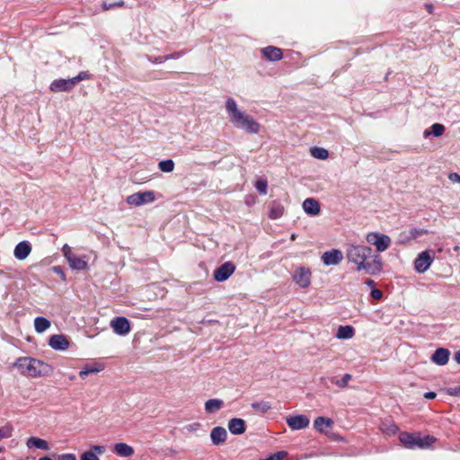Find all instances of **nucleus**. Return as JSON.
Listing matches in <instances>:
<instances>
[{
    "mask_svg": "<svg viewBox=\"0 0 460 460\" xmlns=\"http://www.w3.org/2000/svg\"><path fill=\"white\" fill-rule=\"evenodd\" d=\"M261 53L270 61H278L283 57L282 50L273 46L263 48Z\"/></svg>",
    "mask_w": 460,
    "mask_h": 460,
    "instance_id": "obj_18",
    "label": "nucleus"
},
{
    "mask_svg": "<svg viewBox=\"0 0 460 460\" xmlns=\"http://www.w3.org/2000/svg\"><path fill=\"white\" fill-rule=\"evenodd\" d=\"M312 271L306 267H298L292 275V280L302 288H306L311 284Z\"/></svg>",
    "mask_w": 460,
    "mask_h": 460,
    "instance_id": "obj_7",
    "label": "nucleus"
},
{
    "mask_svg": "<svg viewBox=\"0 0 460 460\" xmlns=\"http://www.w3.org/2000/svg\"><path fill=\"white\" fill-rule=\"evenodd\" d=\"M158 168L164 172H172L174 170V163L172 159L161 161Z\"/></svg>",
    "mask_w": 460,
    "mask_h": 460,
    "instance_id": "obj_33",
    "label": "nucleus"
},
{
    "mask_svg": "<svg viewBox=\"0 0 460 460\" xmlns=\"http://www.w3.org/2000/svg\"><path fill=\"white\" fill-rule=\"evenodd\" d=\"M113 451L119 456L128 457L133 456L134 449L126 443H117L114 445Z\"/></svg>",
    "mask_w": 460,
    "mask_h": 460,
    "instance_id": "obj_21",
    "label": "nucleus"
},
{
    "mask_svg": "<svg viewBox=\"0 0 460 460\" xmlns=\"http://www.w3.org/2000/svg\"><path fill=\"white\" fill-rule=\"evenodd\" d=\"M93 452L102 455L105 452V447L103 446H93Z\"/></svg>",
    "mask_w": 460,
    "mask_h": 460,
    "instance_id": "obj_43",
    "label": "nucleus"
},
{
    "mask_svg": "<svg viewBox=\"0 0 460 460\" xmlns=\"http://www.w3.org/2000/svg\"><path fill=\"white\" fill-rule=\"evenodd\" d=\"M80 460H100L96 454L93 451H86L82 456Z\"/></svg>",
    "mask_w": 460,
    "mask_h": 460,
    "instance_id": "obj_38",
    "label": "nucleus"
},
{
    "mask_svg": "<svg viewBox=\"0 0 460 460\" xmlns=\"http://www.w3.org/2000/svg\"><path fill=\"white\" fill-rule=\"evenodd\" d=\"M371 296L376 300L380 299L382 297V291L379 289H372Z\"/></svg>",
    "mask_w": 460,
    "mask_h": 460,
    "instance_id": "obj_42",
    "label": "nucleus"
},
{
    "mask_svg": "<svg viewBox=\"0 0 460 460\" xmlns=\"http://www.w3.org/2000/svg\"><path fill=\"white\" fill-rule=\"evenodd\" d=\"M226 430L222 427H216L210 433V438L214 445H220L226 439Z\"/></svg>",
    "mask_w": 460,
    "mask_h": 460,
    "instance_id": "obj_19",
    "label": "nucleus"
},
{
    "mask_svg": "<svg viewBox=\"0 0 460 460\" xmlns=\"http://www.w3.org/2000/svg\"><path fill=\"white\" fill-rule=\"evenodd\" d=\"M89 75L87 72H80L76 76L70 79H57L54 80L49 86L51 92H68L71 91L79 82L88 79Z\"/></svg>",
    "mask_w": 460,
    "mask_h": 460,
    "instance_id": "obj_5",
    "label": "nucleus"
},
{
    "mask_svg": "<svg viewBox=\"0 0 460 460\" xmlns=\"http://www.w3.org/2000/svg\"><path fill=\"white\" fill-rule=\"evenodd\" d=\"M49 345L56 350H66L69 347V341L62 334H55L49 338Z\"/></svg>",
    "mask_w": 460,
    "mask_h": 460,
    "instance_id": "obj_14",
    "label": "nucleus"
},
{
    "mask_svg": "<svg viewBox=\"0 0 460 460\" xmlns=\"http://www.w3.org/2000/svg\"><path fill=\"white\" fill-rule=\"evenodd\" d=\"M321 259L326 266L338 265L343 260V253L341 250L332 249L323 252Z\"/></svg>",
    "mask_w": 460,
    "mask_h": 460,
    "instance_id": "obj_10",
    "label": "nucleus"
},
{
    "mask_svg": "<svg viewBox=\"0 0 460 460\" xmlns=\"http://www.w3.org/2000/svg\"><path fill=\"white\" fill-rule=\"evenodd\" d=\"M372 248L361 244H351L346 250V258L349 262L356 265L358 271H365L374 275L382 270V261L379 255L372 256Z\"/></svg>",
    "mask_w": 460,
    "mask_h": 460,
    "instance_id": "obj_1",
    "label": "nucleus"
},
{
    "mask_svg": "<svg viewBox=\"0 0 460 460\" xmlns=\"http://www.w3.org/2000/svg\"><path fill=\"white\" fill-rule=\"evenodd\" d=\"M62 252H63V254L65 256V258L68 261L69 259H71V257H73L75 254L73 253L72 252V249L71 247L68 245V244H65L62 248Z\"/></svg>",
    "mask_w": 460,
    "mask_h": 460,
    "instance_id": "obj_39",
    "label": "nucleus"
},
{
    "mask_svg": "<svg viewBox=\"0 0 460 460\" xmlns=\"http://www.w3.org/2000/svg\"><path fill=\"white\" fill-rule=\"evenodd\" d=\"M450 352L448 349L439 348L435 350L431 356V360L439 366H444L448 362Z\"/></svg>",
    "mask_w": 460,
    "mask_h": 460,
    "instance_id": "obj_17",
    "label": "nucleus"
},
{
    "mask_svg": "<svg viewBox=\"0 0 460 460\" xmlns=\"http://www.w3.org/2000/svg\"><path fill=\"white\" fill-rule=\"evenodd\" d=\"M449 394L456 395V396H460V386L451 389L449 391Z\"/></svg>",
    "mask_w": 460,
    "mask_h": 460,
    "instance_id": "obj_45",
    "label": "nucleus"
},
{
    "mask_svg": "<svg viewBox=\"0 0 460 460\" xmlns=\"http://www.w3.org/2000/svg\"><path fill=\"white\" fill-rule=\"evenodd\" d=\"M228 429L232 434H243L245 431L244 420L242 419L234 418L229 420Z\"/></svg>",
    "mask_w": 460,
    "mask_h": 460,
    "instance_id": "obj_20",
    "label": "nucleus"
},
{
    "mask_svg": "<svg viewBox=\"0 0 460 460\" xmlns=\"http://www.w3.org/2000/svg\"><path fill=\"white\" fill-rule=\"evenodd\" d=\"M366 240L368 243L376 246V251L379 252L386 251L392 243L388 235L376 232L368 233L366 236Z\"/></svg>",
    "mask_w": 460,
    "mask_h": 460,
    "instance_id": "obj_6",
    "label": "nucleus"
},
{
    "mask_svg": "<svg viewBox=\"0 0 460 460\" xmlns=\"http://www.w3.org/2000/svg\"><path fill=\"white\" fill-rule=\"evenodd\" d=\"M53 270H54L55 272H57V273H60V272H61V270H60L59 267H54V268H53Z\"/></svg>",
    "mask_w": 460,
    "mask_h": 460,
    "instance_id": "obj_52",
    "label": "nucleus"
},
{
    "mask_svg": "<svg viewBox=\"0 0 460 460\" xmlns=\"http://www.w3.org/2000/svg\"><path fill=\"white\" fill-rule=\"evenodd\" d=\"M226 111L229 121L236 128L245 130L251 134H257L260 130V124L244 111H242L233 98L226 101Z\"/></svg>",
    "mask_w": 460,
    "mask_h": 460,
    "instance_id": "obj_2",
    "label": "nucleus"
},
{
    "mask_svg": "<svg viewBox=\"0 0 460 460\" xmlns=\"http://www.w3.org/2000/svg\"><path fill=\"white\" fill-rule=\"evenodd\" d=\"M255 187L257 189V190L262 194V195H266L267 194V189H268V182L266 180H259L256 181L255 183Z\"/></svg>",
    "mask_w": 460,
    "mask_h": 460,
    "instance_id": "obj_36",
    "label": "nucleus"
},
{
    "mask_svg": "<svg viewBox=\"0 0 460 460\" xmlns=\"http://www.w3.org/2000/svg\"><path fill=\"white\" fill-rule=\"evenodd\" d=\"M355 335V330L350 325L339 326L336 338L341 340L351 339Z\"/></svg>",
    "mask_w": 460,
    "mask_h": 460,
    "instance_id": "obj_24",
    "label": "nucleus"
},
{
    "mask_svg": "<svg viewBox=\"0 0 460 460\" xmlns=\"http://www.w3.org/2000/svg\"><path fill=\"white\" fill-rule=\"evenodd\" d=\"M111 327L119 335H126L130 332V323L125 317H115L111 321Z\"/></svg>",
    "mask_w": 460,
    "mask_h": 460,
    "instance_id": "obj_11",
    "label": "nucleus"
},
{
    "mask_svg": "<svg viewBox=\"0 0 460 460\" xmlns=\"http://www.w3.org/2000/svg\"><path fill=\"white\" fill-rule=\"evenodd\" d=\"M444 132H445V127L442 124L434 123L430 127V130L424 131V137H428L430 134H432L435 137H441L444 134Z\"/></svg>",
    "mask_w": 460,
    "mask_h": 460,
    "instance_id": "obj_29",
    "label": "nucleus"
},
{
    "mask_svg": "<svg viewBox=\"0 0 460 460\" xmlns=\"http://www.w3.org/2000/svg\"><path fill=\"white\" fill-rule=\"evenodd\" d=\"M284 213V208L279 204H273L270 211V217L271 219H277L279 218Z\"/></svg>",
    "mask_w": 460,
    "mask_h": 460,
    "instance_id": "obj_34",
    "label": "nucleus"
},
{
    "mask_svg": "<svg viewBox=\"0 0 460 460\" xmlns=\"http://www.w3.org/2000/svg\"><path fill=\"white\" fill-rule=\"evenodd\" d=\"M401 443L407 448H425L429 447L434 441L435 438L430 436L420 437L416 434L403 432L399 436Z\"/></svg>",
    "mask_w": 460,
    "mask_h": 460,
    "instance_id": "obj_4",
    "label": "nucleus"
},
{
    "mask_svg": "<svg viewBox=\"0 0 460 460\" xmlns=\"http://www.w3.org/2000/svg\"><path fill=\"white\" fill-rule=\"evenodd\" d=\"M9 437H11L10 432H5L4 429H0V439L9 438Z\"/></svg>",
    "mask_w": 460,
    "mask_h": 460,
    "instance_id": "obj_47",
    "label": "nucleus"
},
{
    "mask_svg": "<svg viewBox=\"0 0 460 460\" xmlns=\"http://www.w3.org/2000/svg\"><path fill=\"white\" fill-rule=\"evenodd\" d=\"M434 254L431 251H424L420 252L414 261V269L419 273H424L429 270L432 261Z\"/></svg>",
    "mask_w": 460,
    "mask_h": 460,
    "instance_id": "obj_9",
    "label": "nucleus"
},
{
    "mask_svg": "<svg viewBox=\"0 0 460 460\" xmlns=\"http://www.w3.org/2000/svg\"><path fill=\"white\" fill-rule=\"evenodd\" d=\"M67 261L69 263V266L74 270H84L88 268V263L84 260V257H79L75 254Z\"/></svg>",
    "mask_w": 460,
    "mask_h": 460,
    "instance_id": "obj_22",
    "label": "nucleus"
},
{
    "mask_svg": "<svg viewBox=\"0 0 460 460\" xmlns=\"http://www.w3.org/2000/svg\"><path fill=\"white\" fill-rule=\"evenodd\" d=\"M103 369V366L101 365V364H95L94 366L93 367H84L80 372H79V376L80 377L82 378H84L86 376H88L89 374H94V373H99L101 372L102 370Z\"/></svg>",
    "mask_w": 460,
    "mask_h": 460,
    "instance_id": "obj_30",
    "label": "nucleus"
},
{
    "mask_svg": "<svg viewBox=\"0 0 460 460\" xmlns=\"http://www.w3.org/2000/svg\"><path fill=\"white\" fill-rule=\"evenodd\" d=\"M171 57L167 56L165 58H155V62L162 63L164 60L170 58Z\"/></svg>",
    "mask_w": 460,
    "mask_h": 460,
    "instance_id": "obj_50",
    "label": "nucleus"
},
{
    "mask_svg": "<svg viewBox=\"0 0 460 460\" xmlns=\"http://www.w3.org/2000/svg\"><path fill=\"white\" fill-rule=\"evenodd\" d=\"M365 283L369 287H373L375 285V281L373 279H367Z\"/></svg>",
    "mask_w": 460,
    "mask_h": 460,
    "instance_id": "obj_51",
    "label": "nucleus"
},
{
    "mask_svg": "<svg viewBox=\"0 0 460 460\" xmlns=\"http://www.w3.org/2000/svg\"><path fill=\"white\" fill-rule=\"evenodd\" d=\"M437 394L434 392H428L424 394V397L426 399H434L436 398Z\"/></svg>",
    "mask_w": 460,
    "mask_h": 460,
    "instance_id": "obj_46",
    "label": "nucleus"
},
{
    "mask_svg": "<svg viewBox=\"0 0 460 460\" xmlns=\"http://www.w3.org/2000/svg\"><path fill=\"white\" fill-rule=\"evenodd\" d=\"M455 360L460 364V350L455 353Z\"/></svg>",
    "mask_w": 460,
    "mask_h": 460,
    "instance_id": "obj_49",
    "label": "nucleus"
},
{
    "mask_svg": "<svg viewBox=\"0 0 460 460\" xmlns=\"http://www.w3.org/2000/svg\"><path fill=\"white\" fill-rule=\"evenodd\" d=\"M385 424H383L382 430L384 432L387 433L388 435H394L398 430V427L394 423L387 425L386 428H385Z\"/></svg>",
    "mask_w": 460,
    "mask_h": 460,
    "instance_id": "obj_37",
    "label": "nucleus"
},
{
    "mask_svg": "<svg viewBox=\"0 0 460 460\" xmlns=\"http://www.w3.org/2000/svg\"><path fill=\"white\" fill-rule=\"evenodd\" d=\"M311 155L314 158L325 160L329 156V153L325 148L323 147H312L310 149Z\"/></svg>",
    "mask_w": 460,
    "mask_h": 460,
    "instance_id": "obj_31",
    "label": "nucleus"
},
{
    "mask_svg": "<svg viewBox=\"0 0 460 460\" xmlns=\"http://www.w3.org/2000/svg\"><path fill=\"white\" fill-rule=\"evenodd\" d=\"M31 252V244L26 242L22 241L20 242L13 250V255L17 260L23 261L25 260Z\"/></svg>",
    "mask_w": 460,
    "mask_h": 460,
    "instance_id": "obj_16",
    "label": "nucleus"
},
{
    "mask_svg": "<svg viewBox=\"0 0 460 460\" xmlns=\"http://www.w3.org/2000/svg\"><path fill=\"white\" fill-rule=\"evenodd\" d=\"M50 327V322L44 317H36L34 320V328L38 333H42Z\"/></svg>",
    "mask_w": 460,
    "mask_h": 460,
    "instance_id": "obj_27",
    "label": "nucleus"
},
{
    "mask_svg": "<svg viewBox=\"0 0 460 460\" xmlns=\"http://www.w3.org/2000/svg\"><path fill=\"white\" fill-rule=\"evenodd\" d=\"M285 456H286V453L283 451H280V452L271 455L270 456L267 457V459L268 460H283Z\"/></svg>",
    "mask_w": 460,
    "mask_h": 460,
    "instance_id": "obj_40",
    "label": "nucleus"
},
{
    "mask_svg": "<svg viewBox=\"0 0 460 460\" xmlns=\"http://www.w3.org/2000/svg\"><path fill=\"white\" fill-rule=\"evenodd\" d=\"M14 366L22 375L33 378L47 376L50 371V367L48 364L29 357L18 358Z\"/></svg>",
    "mask_w": 460,
    "mask_h": 460,
    "instance_id": "obj_3",
    "label": "nucleus"
},
{
    "mask_svg": "<svg viewBox=\"0 0 460 460\" xmlns=\"http://www.w3.org/2000/svg\"><path fill=\"white\" fill-rule=\"evenodd\" d=\"M26 446L29 448L36 447V448L43 449V450L49 449V443L46 440L37 438V437L30 438L26 442Z\"/></svg>",
    "mask_w": 460,
    "mask_h": 460,
    "instance_id": "obj_23",
    "label": "nucleus"
},
{
    "mask_svg": "<svg viewBox=\"0 0 460 460\" xmlns=\"http://www.w3.org/2000/svg\"><path fill=\"white\" fill-rule=\"evenodd\" d=\"M224 405V402L220 399H209L205 402V411L208 413L218 411Z\"/></svg>",
    "mask_w": 460,
    "mask_h": 460,
    "instance_id": "obj_25",
    "label": "nucleus"
},
{
    "mask_svg": "<svg viewBox=\"0 0 460 460\" xmlns=\"http://www.w3.org/2000/svg\"><path fill=\"white\" fill-rule=\"evenodd\" d=\"M204 434H205V431H202L201 436H204ZM199 436H200V433H199Z\"/></svg>",
    "mask_w": 460,
    "mask_h": 460,
    "instance_id": "obj_55",
    "label": "nucleus"
},
{
    "mask_svg": "<svg viewBox=\"0 0 460 460\" xmlns=\"http://www.w3.org/2000/svg\"><path fill=\"white\" fill-rule=\"evenodd\" d=\"M204 434H205V431H202L201 436H204ZM199 436H200V433H199Z\"/></svg>",
    "mask_w": 460,
    "mask_h": 460,
    "instance_id": "obj_56",
    "label": "nucleus"
},
{
    "mask_svg": "<svg viewBox=\"0 0 460 460\" xmlns=\"http://www.w3.org/2000/svg\"><path fill=\"white\" fill-rule=\"evenodd\" d=\"M252 408L259 413H265L271 409V404L267 401H259L252 403Z\"/></svg>",
    "mask_w": 460,
    "mask_h": 460,
    "instance_id": "obj_28",
    "label": "nucleus"
},
{
    "mask_svg": "<svg viewBox=\"0 0 460 460\" xmlns=\"http://www.w3.org/2000/svg\"><path fill=\"white\" fill-rule=\"evenodd\" d=\"M351 379L350 374H345L341 379H337L335 377L332 378V383L341 388H345L348 386L349 381Z\"/></svg>",
    "mask_w": 460,
    "mask_h": 460,
    "instance_id": "obj_35",
    "label": "nucleus"
},
{
    "mask_svg": "<svg viewBox=\"0 0 460 460\" xmlns=\"http://www.w3.org/2000/svg\"><path fill=\"white\" fill-rule=\"evenodd\" d=\"M60 460H76V457L73 454H64L60 456Z\"/></svg>",
    "mask_w": 460,
    "mask_h": 460,
    "instance_id": "obj_44",
    "label": "nucleus"
},
{
    "mask_svg": "<svg viewBox=\"0 0 460 460\" xmlns=\"http://www.w3.org/2000/svg\"><path fill=\"white\" fill-rule=\"evenodd\" d=\"M428 234V230L426 229H420V230H414V235H422Z\"/></svg>",
    "mask_w": 460,
    "mask_h": 460,
    "instance_id": "obj_48",
    "label": "nucleus"
},
{
    "mask_svg": "<svg viewBox=\"0 0 460 460\" xmlns=\"http://www.w3.org/2000/svg\"><path fill=\"white\" fill-rule=\"evenodd\" d=\"M183 430H185L187 433L195 434L199 437V432L202 431V425L199 422L190 423L183 427Z\"/></svg>",
    "mask_w": 460,
    "mask_h": 460,
    "instance_id": "obj_32",
    "label": "nucleus"
},
{
    "mask_svg": "<svg viewBox=\"0 0 460 460\" xmlns=\"http://www.w3.org/2000/svg\"><path fill=\"white\" fill-rule=\"evenodd\" d=\"M296 237H295V234H292L291 235V239L294 240Z\"/></svg>",
    "mask_w": 460,
    "mask_h": 460,
    "instance_id": "obj_54",
    "label": "nucleus"
},
{
    "mask_svg": "<svg viewBox=\"0 0 460 460\" xmlns=\"http://www.w3.org/2000/svg\"><path fill=\"white\" fill-rule=\"evenodd\" d=\"M448 180L453 183L460 184V174L457 172H451L448 174Z\"/></svg>",
    "mask_w": 460,
    "mask_h": 460,
    "instance_id": "obj_41",
    "label": "nucleus"
},
{
    "mask_svg": "<svg viewBox=\"0 0 460 460\" xmlns=\"http://www.w3.org/2000/svg\"><path fill=\"white\" fill-rule=\"evenodd\" d=\"M332 424L333 421L325 417H317L314 421V428L320 432H324V429L331 428Z\"/></svg>",
    "mask_w": 460,
    "mask_h": 460,
    "instance_id": "obj_26",
    "label": "nucleus"
},
{
    "mask_svg": "<svg viewBox=\"0 0 460 460\" xmlns=\"http://www.w3.org/2000/svg\"><path fill=\"white\" fill-rule=\"evenodd\" d=\"M304 211L309 216H317L321 211L319 202L313 198H307L302 204Z\"/></svg>",
    "mask_w": 460,
    "mask_h": 460,
    "instance_id": "obj_15",
    "label": "nucleus"
},
{
    "mask_svg": "<svg viewBox=\"0 0 460 460\" xmlns=\"http://www.w3.org/2000/svg\"><path fill=\"white\" fill-rule=\"evenodd\" d=\"M155 193L151 190H147L143 192H136L129 195L127 198V203L131 206L139 207L144 204L152 203L155 201Z\"/></svg>",
    "mask_w": 460,
    "mask_h": 460,
    "instance_id": "obj_8",
    "label": "nucleus"
},
{
    "mask_svg": "<svg viewBox=\"0 0 460 460\" xmlns=\"http://www.w3.org/2000/svg\"><path fill=\"white\" fill-rule=\"evenodd\" d=\"M286 421L288 427L293 430L305 429L310 423L309 419L305 415L288 416Z\"/></svg>",
    "mask_w": 460,
    "mask_h": 460,
    "instance_id": "obj_13",
    "label": "nucleus"
},
{
    "mask_svg": "<svg viewBox=\"0 0 460 460\" xmlns=\"http://www.w3.org/2000/svg\"><path fill=\"white\" fill-rule=\"evenodd\" d=\"M235 266L232 262H225L214 271V278L217 281L226 280L234 271Z\"/></svg>",
    "mask_w": 460,
    "mask_h": 460,
    "instance_id": "obj_12",
    "label": "nucleus"
},
{
    "mask_svg": "<svg viewBox=\"0 0 460 460\" xmlns=\"http://www.w3.org/2000/svg\"><path fill=\"white\" fill-rule=\"evenodd\" d=\"M454 249H455V251H458V250H459V247H458V246H456Z\"/></svg>",
    "mask_w": 460,
    "mask_h": 460,
    "instance_id": "obj_53",
    "label": "nucleus"
},
{
    "mask_svg": "<svg viewBox=\"0 0 460 460\" xmlns=\"http://www.w3.org/2000/svg\"><path fill=\"white\" fill-rule=\"evenodd\" d=\"M3 451L2 447H0V453Z\"/></svg>",
    "mask_w": 460,
    "mask_h": 460,
    "instance_id": "obj_57",
    "label": "nucleus"
}]
</instances>
